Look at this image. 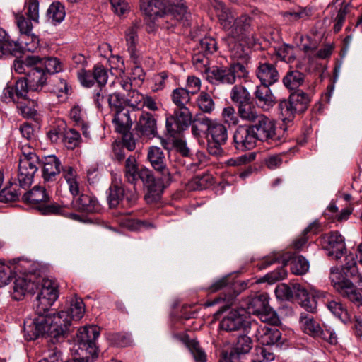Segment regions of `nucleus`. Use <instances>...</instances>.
<instances>
[{
  "label": "nucleus",
  "mask_w": 362,
  "mask_h": 362,
  "mask_svg": "<svg viewBox=\"0 0 362 362\" xmlns=\"http://www.w3.org/2000/svg\"><path fill=\"white\" fill-rule=\"evenodd\" d=\"M47 13L54 23H61L65 17L64 6L58 1L54 2L49 6Z\"/></svg>",
  "instance_id": "nucleus-56"
},
{
  "label": "nucleus",
  "mask_w": 362,
  "mask_h": 362,
  "mask_svg": "<svg viewBox=\"0 0 362 362\" xmlns=\"http://www.w3.org/2000/svg\"><path fill=\"white\" fill-rule=\"evenodd\" d=\"M291 258V271L296 275L306 274L310 268L309 262L302 255L294 256Z\"/></svg>",
  "instance_id": "nucleus-51"
},
{
  "label": "nucleus",
  "mask_w": 362,
  "mask_h": 362,
  "mask_svg": "<svg viewBox=\"0 0 362 362\" xmlns=\"http://www.w3.org/2000/svg\"><path fill=\"white\" fill-rule=\"evenodd\" d=\"M42 178L45 182H54L61 173L62 168L60 160L54 155L42 158Z\"/></svg>",
  "instance_id": "nucleus-21"
},
{
  "label": "nucleus",
  "mask_w": 362,
  "mask_h": 362,
  "mask_svg": "<svg viewBox=\"0 0 362 362\" xmlns=\"http://www.w3.org/2000/svg\"><path fill=\"white\" fill-rule=\"evenodd\" d=\"M213 177L209 173L196 175L190 182L191 187L196 190H202L211 186Z\"/></svg>",
  "instance_id": "nucleus-57"
},
{
  "label": "nucleus",
  "mask_w": 362,
  "mask_h": 362,
  "mask_svg": "<svg viewBox=\"0 0 362 362\" xmlns=\"http://www.w3.org/2000/svg\"><path fill=\"white\" fill-rule=\"evenodd\" d=\"M46 201L41 204L35 206V208L42 215H61L63 211L62 207L57 203H49Z\"/></svg>",
  "instance_id": "nucleus-61"
},
{
  "label": "nucleus",
  "mask_w": 362,
  "mask_h": 362,
  "mask_svg": "<svg viewBox=\"0 0 362 362\" xmlns=\"http://www.w3.org/2000/svg\"><path fill=\"white\" fill-rule=\"evenodd\" d=\"M49 309L45 313H35L31 320L24 322L26 340L30 341L40 336H47L53 344L63 341L71 332V317L68 312L62 310L57 313H49Z\"/></svg>",
  "instance_id": "nucleus-1"
},
{
  "label": "nucleus",
  "mask_w": 362,
  "mask_h": 362,
  "mask_svg": "<svg viewBox=\"0 0 362 362\" xmlns=\"http://www.w3.org/2000/svg\"><path fill=\"white\" fill-rule=\"evenodd\" d=\"M213 121L204 115H197L194 120L192 119V133L195 137H199L202 134L208 132Z\"/></svg>",
  "instance_id": "nucleus-38"
},
{
  "label": "nucleus",
  "mask_w": 362,
  "mask_h": 362,
  "mask_svg": "<svg viewBox=\"0 0 362 362\" xmlns=\"http://www.w3.org/2000/svg\"><path fill=\"white\" fill-rule=\"evenodd\" d=\"M313 10L310 6H297L284 13V17L290 21L304 20L312 15Z\"/></svg>",
  "instance_id": "nucleus-54"
},
{
  "label": "nucleus",
  "mask_w": 362,
  "mask_h": 362,
  "mask_svg": "<svg viewBox=\"0 0 362 362\" xmlns=\"http://www.w3.org/2000/svg\"><path fill=\"white\" fill-rule=\"evenodd\" d=\"M278 110L279 117L285 124L292 122L296 114H299L289 98L279 101Z\"/></svg>",
  "instance_id": "nucleus-35"
},
{
  "label": "nucleus",
  "mask_w": 362,
  "mask_h": 362,
  "mask_svg": "<svg viewBox=\"0 0 362 362\" xmlns=\"http://www.w3.org/2000/svg\"><path fill=\"white\" fill-rule=\"evenodd\" d=\"M257 139L248 125L238 127L233 134L235 148L241 151L252 149L257 144Z\"/></svg>",
  "instance_id": "nucleus-18"
},
{
  "label": "nucleus",
  "mask_w": 362,
  "mask_h": 362,
  "mask_svg": "<svg viewBox=\"0 0 362 362\" xmlns=\"http://www.w3.org/2000/svg\"><path fill=\"white\" fill-rule=\"evenodd\" d=\"M305 80V74L296 69H289L283 78L284 85L290 90L300 86Z\"/></svg>",
  "instance_id": "nucleus-39"
},
{
  "label": "nucleus",
  "mask_w": 362,
  "mask_h": 362,
  "mask_svg": "<svg viewBox=\"0 0 362 362\" xmlns=\"http://www.w3.org/2000/svg\"><path fill=\"white\" fill-rule=\"evenodd\" d=\"M192 123V113L189 108H175L173 114L166 118V129L170 136H177Z\"/></svg>",
  "instance_id": "nucleus-10"
},
{
  "label": "nucleus",
  "mask_w": 362,
  "mask_h": 362,
  "mask_svg": "<svg viewBox=\"0 0 362 362\" xmlns=\"http://www.w3.org/2000/svg\"><path fill=\"white\" fill-rule=\"evenodd\" d=\"M171 99L175 108H188L187 105L190 101L189 90L184 88H177L173 90Z\"/></svg>",
  "instance_id": "nucleus-46"
},
{
  "label": "nucleus",
  "mask_w": 362,
  "mask_h": 362,
  "mask_svg": "<svg viewBox=\"0 0 362 362\" xmlns=\"http://www.w3.org/2000/svg\"><path fill=\"white\" fill-rule=\"evenodd\" d=\"M40 277L34 274H26L18 276L14 281L12 298L16 300L23 298L26 294H33L40 288Z\"/></svg>",
  "instance_id": "nucleus-11"
},
{
  "label": "nucleus",
  "mask_w": 362,
  "mask_h": 362,
  "mask_svg": "<svg viewBox=\"0 0 362 362\" xmlns=\"http://www.w3.org/2000/svg\"><path fill=\"white\" fill-rule=\"evenodd\" d=\"M238 112L242 119L252 122L258 119L262 114L258 113L252 101H250L238 107Z\"/></svg>",
  "instance_id": "nucleus-53"
},
{
  "label": "nucleus",
  "mask_w": 362,
  "mask_h": 362,
  "mask_svg": "<svg viewBox=\"0 0 362 362\" xmlns=\"http://www.w3.org/2000/svg\"><path fill=\"white\" fill-rule=\"evenodd\" d=\"M248 325L245 310L240 308L227 312L220 322L219 327L228 332L245 329Z\"/></svg>",
  "instance_id": "nucleus-12"
},
{
  "label": "nucleus",
  "mask_w": 362,
  "mask_h": 362,
  "mask_svg": "<svg viewBox=\"0 0 362 362\" xmlns=\"http://www.w3.org/2000/svg\"><path fill=\"white\" fill-rule=\"evenodd\" d=\"M39 164V158L36 154L20 156L17 175L19 187L25 189L30 187Z\"/></svg>",
  "instance_id": "nucleus-8"
},
{
  "label": "nucleus",
  "mask_w": 362,
  "mask_h": 362,
  "mask_svg": "<svg viewBox=\"0 0 362 362\" xmlns=\"http://www.w3.org/2000/svg\"><path fill=\"white\" fill-rule=\"evenodd\" d=\"M37 103L34 100L28 101L24 103H20L18 105L17 108L19 113L27 119H35L37 115V111L35 109Z\"/></svg>",
  "instance_id": "nucleus-62"
},
{
  "label": "nucleus",
  "mask_w": 362,
  "mask_h": 362,
  "mask_svg": "<svg viewBox=\"0 0 362 362\" xmlns=\"http://www.w3.org/2000/svg\"><path fill=\"white\" fill-rule=\"evenodd\" d=\"M252 30V18L247 14H242L235 18L230 35L237 40H243Z\"/></svg>",
  "instance_id": "nucleus-25"
},
{
  "label": "nucleus",
  "mask_w": 362,
  "mask_h": 362,
  "mask_svg": "<svg viewBox=\"0 0 362 362\" xmlns=\"http://www.w3.org/2000/svg\"><path fill=\"white\" fill-rule=\"evenodd\" d=\"M140 179L146 187L144 199L148 204L158 202L161 198L163 189L170 184H166L162 179H156L153 173L148 168H142L139 171L138 180Z\"/></svg>",
  "instance_id": "nucleus-7"
},
{
  "label": "nucleus",
  "mask_w": 362,
  "mask_h": 362,
  "mask_svg": "<svg viewBox=\"0 0 362 362\" xmlns=\"http://www.w3.org/2000/svg\"><path fill=\"white\" fill-rule=\"evenodd\" d=\"M197 103L199 108L203 112L211 113L214 110V102L210 95L205 91H202L199 93Z\"/></svg>",
  "instance_id": "nucleus-58"
},
{
  "label": "nucleus",
  "mask_w": 362,
  "mask_h": 362,
  "mask_svg": "<svg viewBox=\"0 0 362 362\" xmlns=\"http://www.w3.org/2000/svg\"><path fill=\"white\" fill-rule=\"evenodd\" d=\"M300 322L302 324L303 329L306 334L313 337H318L321 327L314 320L313 316L310 314L302 313L300 315Z\"/></svg>",
  "instance_id": "nucleus-43"
},
{
  "label": "nucleus",
  "mask_w": 362,
  "mask_h": 362,
  "mask_svg": "<svg viewBox=\"0 0 362 362\" xmlns=\"http://www.w3.org/2000/svg\"><path fill=\"white\" fill-rule=\"evenodd\" d=\"M288 98L295 107H296L299 114L304 112L307 110L310 102V98L308 94L302 90H297L291 93Z\"/></svg>",
  "instance_id": "nucleus-44"
},
{
  "label": "nucleus",
  "mask_w": 362,
  "mask_h": 362,
  "mask_svg": "<svg viewBox=\"0 0 362 362\" xmlns=\"http://www.w3.org/2000/svg\"><path fill=\"white\" fill-rule=\"evenodd\" d=\"M338 293L343 298L358 308L362 305V286L358 287L350 280Z\"/></svg>",
  "instance_id": "nucleus-28"
},
{
  "label": "nucleus",
  "mask_w": 362,
  "mask_h": 362,
  "mask_svg": "<svg viewBox=\"0 0 362 362\" xmlns=\"http://www.w3.org/2000/svg\"><path fill=\"white\" fill-rule=\"evenodd\" d=\"M133 132L139 138L151 139L158 136L157 121L148 112H142L136 122Z\"/></svg>",
  "instance_id": "nucleus-13"
},
{
  "label": "nucleus",
  "mask_w": 362,
  "mask_h": 362,
  "mask_svg": "<svg viewBox=\"0 0 362 362\" xmlns=\"http://www.w3.org/2000/svg\"><path fill=\"white\" fill-rule=\"evenodd\" d=\"M123 171L126 180L130 184L135 185L138 180L139 170L134 156H129L125 160Z\"/></svg>",
  "instance_id": "nucleus-41"
},
{
  "label": "nucleus",
  "mask_w": 362,
  "mask_h": 362,
  "mask_svg": "<svg viewBox=\"0 0 362 362\" xmlns=\"http://www.w3.org/2000/svg\"><path fill=\"white\" fill-rule=\"evenodd\" d=\"M147 159L152 168L162 175V179L166 184H170L175 180V176L180 175L178 170L173 173L168 168L164 152L159 147L154 146L149 147Z\"/></svg>",
  "instance_id": "nucleus-9"
},
{
  "label": "nucleus",
  "mask_w": 362,
  "mask_h": 362,
  "mask_svg": "<svg viewBox=\"0 0 362 362\" xmlns=\"http://www.w3.org/2000/svg\"><path fill=\"white\" fill-rule=\"evenodd\" d=\"M40 293L36 298L35 313H45L59 297L58 284L54 279L40 278Z\"/></svg>",
  "instance_id": "nucleus-6"
},
{
  "label": "nucleus",
  "mask_w": 362,
  "mask_h": 362,
  "mask_svg": "<svg viewBox=\"0 0 362 362\" xmlns=\"http://www.w3.org/2000/svg\"><path fill=\"white\" fill-rule=\"evenodd\" d=\"M342 270L346 279H351L358 286H362V273L358 271L356 262L353 257H350V260L347 261Z\"/></svg>",
  "instance_id": "nucleus-42"
},
{
  "label": "nucleus",
  "mask_w": 362,
  "mask_h": 362,
  "mask_svg": "<svg viewBox=\"0 0 362 362\" xmlns=\"http://www.w3.org/2000/svg\"><path fill=\"white\" fill-rule=\"evenodd\" d=\"M247 282L237 281L232 277L231 274L225 275L216 279L212 284L206 288L210 293H216L219 291H225L220 296L212 301L208 302V306L223 303L216 314H220L229 308L235 302V298L245 289L247 288Z\"/></svg>",
  "instance_id": "nucleus-2"
},
{
  "label": "nucleus",
  "mask_w": 362,
  "mask_h": 362,
  "mask_svg": "<svg viewBox=\"0 0 362 362\" xmlns=\"http://www.w3.org/2000/svg\"><path fill=\"white\" fill-rule=\"evenodd\" d=\"M22 52V47L18 42L11 40L10 38L6 40H0V59L6 56H16Z\"/></svg>",
  "instance_id": "nucleus-49"
},
{
  "label": "nucleus",
  "mask_w": 362,
  "mask_h": 362,
  "mask_svg": "<svg viewBox=\"0 0 362 362\" xmlns=\"http://www.w3.org/2000/svg\"><path fill=\"white\" fill-rule=\"evenodd\" d=\"M39 6L38 0H27L25 3V16L30 18L34 23H39Z\"/></svg>",
  "instance_id": "nucleus-59"
},
{
  "label": "nucleus",
  "mask_w": 362,
  "mask_h": 362,
  "mask_svg": "<svg viewBox=\"0 0 362 362\" xmlns=\"http://www.w3.org/2000/svg\"><path fill=\"white\" fill-rule=\"evenodd\" d=\"M126 98L119 93L115 92L109 95L108 104L111 109L115 110V112L125 110L124 105L126 104Z\"/></svg>",
  "instance_id": "nucleus-64"
},
{
  "label": "nucleus",
  "mask_w": 362,
  "mask_h": 362,
  "mask_svg": "<svg viewBox=\"0 0 362 362\" xmlns=\"http://www.w3.org/2000/svg\"><path fill=\"white\" fill-rule=\"evenodd\" d=\"M329 310L344 323L349 322L350 317L346 309L340 301L332 300L327 303Z\"/></svg>",
  "instance_id": "nucleus-45"
},
{
  "label": "nucleus",
  "mask_w": 362,
  "mask_h": 362,
  "mask_svg": "<svg viewBox=\"0 0 362 362\" xmlns=\"http://www.w3.org/2000/svg\"><path fill=\"white\" fill-rule=\"evenodd\" d=\"M240 306L245 313L258 316L263 322L278 325L280 322L276 313L269 305V296L267 293L247 297L243 300Z\"/></svg>",
  "instance_id": "nucleus-4"
},
{
  "label": "nucleus",
  "mask_w": 362,
  "mask_h": 362,
  "mask_svg": "<svg viewBox=\"0 0 362 362\" xmlns=\"http://www.w3.org/2000/svg\"><path fill=\"white\" fill-rule=\"evenodd\" d=\"M275 293L277 298L282 300H290L294 296L300 297L306 295V290L299 284H293L290 287L286 284H281L275 288Z\"/></svg>",
  "instance_id": "nucleus-29"
},
{
  "label": "nucleus",
  "mask_w": 362,
  "mask_h": 362,
  "mask_svg": "<svg viewBox=\"0 0 362 362\" xmlns=\"http://www.w3.org/2000/svg\"><path fill=\"white\" fill-rule=\"evenodd\" d=\"M248 125L257 141H266L275 136L274 122L264 115H259L256 121Z\"/></svg>",
  "instance_id": "nucleus-16"
},
{
  "label": "nucleus",
  "mask_w": 362,
  "mask_h": 362,
  "mask_svg": "<svg viewBox=\"0 0 362 362\" xmlns=\"http://www.w3.org/2000/svg\"><path fill=\"white\" fill-rule=\"evenodd\" d=\"M71 320H79L81 319L85 313V305L80 298H75L70 302V305L67 310Z\"/></svg>",
  "instance_id": "nucleus-55"
},
{
  "label": "nucleus",
  "mask_w": 362,
  "mask_h": 362,
  "mask_svg": "<svg viewBox=\"0 0 362 362\" xmlns=\"http://www.w3.org/2000/svg\"><path fill=\"white\" fill-rule=\"evenodd\" d=\"M124 189L122 184L112 183L109 187L107 202L110 208H116L119 205L125 207L124 202Z\"/></svg>",
  "instance_id": "nucleus-34"
},
{
  "label": "nucleus",
  "mask_w": 362,
  "mask_h": 362,
  "mask_svg": "<svg viewBox=\"0 0 362 362\" xmlns=\"http://www.w3.org/2000/svg\"><path fill=\"white\" fill-rule=\"evenodd\" d=\"M209 136L214 144L224 145L228 139L227 129L223 124L213 121L208 132Z\"/></svg>",
  "instance_id": "nucleus-36"
},
{
  "label": "nucleus",
  "mask_w": 362,
  "mask_h": 362,
  "mask_svg": "<svg viewBox=\"0 0 362 362\" xmlns=\"http://www.w3.org/2000/svg\"><path fill=\"white\" fill-rule=\"evenodd\" d=\"M174 337L182 341L187 347L196 362L206 361V354L197 339H190L187 334H176Z\"/></svg>",
  "instance_id": "nucleus-26"
},
{
  "label": "nucleus",
  "mask_w": 362,
  "mask_h": 362,
  "mask_svg": "<svg viewBox=\"0 0 362 362\" xmlns=\"http://www.w3.org/2000/svg\"><path fill=\"white\" fill-rule=\"evenodd\" d=\"M230 99L232 102L238 107L251 101V95L247 88L241 85L234 86L230 91Z\"/></svg>",
  "instance_id": "nucleus-40"
},
{
  "label": "nucleus",
  "mask_w": 362,
  "mask_h": 362,
  "mask_svg": "<svg viewBox=\"0 0 362 362\" xmlns=\"http://www.w3.org/2000/svg\"><path fill=\"white\" fill-rule=\"evenodd\" d=\"M211 6L215 9L220 25L225 30L231 31L235 16L231 10L218 0H210Z\"/></svg>",
  "instance_id": "nucleus-24"
},
{
  "label": "nucleus",
  "mask_w": 362,
  "mask_h": 362,
  "mask_svg": "<svg viewBox=\"0 0 362 362\" xmlns=\"http://www.w3.org/2000/svg\"><path fill=\"white\" fill-rule=\"evenodd\" d=\"M74 204L76 209L82 212L95 213L100 210L97 199L91 194H81L75 199Z\"/></svg>",
  "instance_id": "nucleus-31"
},
{
  "label": "nucleus",
  "mask_w": 362,
  "mask_h": 362,
  "mask_svg": "<svg viewBox=\"0 0 362 362\" xmlns=\"http://www.w3.org/2000/svg\"><path fill=\"white\" fill-rule=\"evenodd\" d=\"M252 348V340L247 335H240L235 346L230 352H223L222 356L227 360H238L240 355L249 353Z\"/></svg>",
  "instance_id": "nucleus-27"
},
{
  "label": "nucleus",
  "mask_w": 362,
  "mask_h": 362,
  "mask_svg": "<svg viewBox=\"0 0 362 362\" xmlns=\"http://www.w3.org/2000/svg\"><path fill=\"white\" fill-rule=\"evenodd\" d=\"M35 65L31 66L29 72L25 77L30 83V90L31 91L39 92L42 87L47 83L48 76L40 66V63L37 59H35Z\"/></svg>",
  "instance_id": "nucleus-22"
},
{
  "label": "nucleus",
  "mask_w": 362,
  "mask_h": 362,
  "mask_svg": "<svg viewBox=\"0 0 362 362\" xmlns=\"http://www.w3.org/2000/svg\"><path fill=\"white\" fill-rule=\"evenodd\" d=\"M63 139L65 146L70 149L78 146L81 142L80 134L74 129H69L63 134Z\"/></svg>",
  "instance_id": "nucleus-60"
},
{
  "label": "nucleus",
  "mask_w": 362,
  "mask_h": 362,
  "mask_svg": "<svg viewBox=\"0 0 362 362\" xmlns=\"http://www.w3.org/2000/svg\"><path fill=\"white\" fill-rule=\"evenodd\" d=\"M321 243L327 255L334 259H340L346 252L344 239L337 231L322 235Z\"/></svg>",
  "instance_id": "nucleus-15"
},
{
  "label": "nucleus",
  "mask_w": 362,
  "mask_h": 362,
  "mask_svg": "<svg viewBox=\"0 0 362 362\" xmlns=\"http://www.w3.org/2000/svg\"><path fill=\"white\" fill-rule=\"evenodd\" d=\"M275 325H264L257 327L255 337L262 346H281V332Z\"/></svg>",
  "instance_id": "nucleus-17"
},
{
  "label": "nucleus",
  "mask_w": 362,
  "mask_h": 362,
  "mask_svg": "<svg viewBox=\"0 0 362 362\" xmlns=\"http://www.w3.org/2000/svg\"><path fill=\"white\" fill-rule=\"evenodd\" d=\"M288 260L286 258H283L279 253H273L270 255L264 257L257 267L259 269H264L270 265L276 263L282 262L283 265L270 273L264 276V279L269 284H273L277 281L284 279L287 275V272L284 267L288 264Z\"/></svg>",
  "instance_id": "nucleus-14"
},
{
  "label": "nucleus",
  "mask_w": 362,
  "mask_h": 362,
  "mask_svg": "<svg viewBox=\"0 0 362 362\" xmlns=\"http://www.w3.org/2000/svg\"><path fill=\"white\" fill-rule=\"evenodd\" d=\"M141 11L146 16L161 18L168 16L169 0H139Z\"/></svg>",
  "instance_id": "nucleus-19"
},
{
  "label": "nucleus",
  "mask_w": 362,
  "mask_h": 362,
  "mask_svg": "<svg viewBox=\"0 0 362 362\" xmlns=\"http://www.w3.org/2000/svg\"><path fill=\"white\" fill-rule=\"evenodd\" d=\"M100 332L96 326L83 327L78 329L75 339L76 345L82 354L85 352L86 362H93L98 356V349L95 346V340Z\"/></svg>",
  "instance_id": "nucleus-5"
},
{
  "label": "nucleus",
  "mask_w": 362,
  "mask_h": 362,
  "mask_svg": "<svg viewBox=\"0 0 362 362\" xmlns=\"http://www.w3.org/2000/svg\"><path fill=\"white\" fill-rule=\"evenodd\" d=\"M329 279L337 293L350 281L346 278L343 270L341 271L337 267L330 269Z\"/></svg>",
  "instance_id": "nucleus-52"
},
{
  "label": "nucleus",
  "mask_w": 362,
  "mask_h": 362,
  "mask_svg": "<svg viewBox=\"0 0 362 362\" xmlns=\"http://www.w3.org/2000/svg\"><path fill=\"white\" fill-rule=\"evenodd\" d=\"M205 74L206 80L213 85H233L237 78H247L248 71L244 64L237 62L228 66H214L211 69H205Z\"/></svg>",
  "instance_id": "nucleus-3"
},
{
  "label": "nucleus",
  "mask_w": 362,
  "mask_h": 362,
  "mask_svg": "<svg viewBox=\"0 0 362 362\" xmlns=\"http://www.w3.org/2000/svg\"><path fill=\"white\" fill-rule=\"evenodd\" d=\"M35 59L39 61L40 66L44 69V71L49 76L51 74H54L62 71L63 65L57 57H40L38 55H35Z\"/></svg>",
  "instance_id": "nucleus-37"
},
{
  "label": "nucleus",
  "mask_w": 362,
  "mask_h": 362,
  "mask_svg": "<svg viewBox=\"0 0 362 362\" xmlns=\"http://www.w3.org/2000/svg\"><path fill=\"white\" fill-rule=\"evenodd\" d=\"M30 91L32 92L30 90V83L24 77L17 80L14 86L8 85L4 89V95L6 98L17 103L21 98L25 99Z\"/></svg>",
  "instance_id": "nucleus-23"
},
{
  "label": "nucleus",
  "mask_w": 362,
  "mask_h": 362,
  "mask_svg": "<svg viewBox=\"0 0 362 362\" xmlns=\"http://www.w3.org/2000/svg\"><path fill=\"white\" fill-rule=\"evenodd\" d=\"M25 202L35 205V207L41 203L49 200V197L46 192L45 187L36 185L31 190L25 193L22 197Z\"/></svg>",
  "instance_id": "nucleus-33"
},
{
  "label": "nucleus",
  "mask_w": 362,
  "mask_h": 362,
  "mask_svg": "<svg viewBox=\"0 0 362 362\" xmlns=\"http://www.w3.org/2000/svg\"><path fill=\"white\" fill-rule=\"evenodd\" d=\"M144 95L140 93L136 90H132L127 93L126 104L133 109H141L142 108V102L144 100Z\"/></svg>",
  "instance_id": "nucleus-63"
},
{
  "label": "nucleus",
  "mask_w": 362,
  "mask_h": 362,
  "mask_svg": "<svg viewBox=\"0 0 362 362\" xmlns=\"http://www.w3.org/2000/svg\"><path fill=\"white\" fill-rule=\"evenodd\" d=\"M112 122L115 125V131L122 134L124 137H127L131 129L132 121L128 110L119 111L115 112Z\"/></svg>",
  "instance_id": "nucleus-32"
},
{
  "label": "nucleus",
  "mask_w": 362,
  "mask_h": 362,
  "mask_svg": "<svg viewBox=\"0 0 362 362\" xmlns=\"http://www.w3.org/2000/svg\"><path fill=\"white\" fill-rule=\"evenodd\" d=\"M16 22L21 34L31 35L33 41H39L38 37L32 34L33 21L23 14H18L16 16Z\"/></svg>",
  "instance_id": "nucleus-48"
},
{
  "label": "nucleus",
  "mask_w": 362,
  "mask_h": 362,
  "mask_svg": "<svg viewBox=\"0 0 362 362\" xmlns=\"http://www.w3.org/2000/svg\"><path fill=\"white\" fill-rule=\"evenodd\" d=\"M35 55H28L21 59H16L13 62V68L14 71L20 74H25L27 76L31 66L35 65Z\"/></svg>",
  "instance_id": "nucleus-47"
},
{
  "label": "nucleus",
  "mask_w": 362,
  "mask_h": 362,
  "mask_svg": "<svg viewBox=\"0 0 362 362\" xmlns=\"http://www.w3.org/2000/svg\"><path fill=\"white\" fill-rule=\"evenodd\" d=\"M270 86L271 85H264L261 83L256 86L254 92V96L257 104L262 107H272L275 103L276 98L269 88Z\"/></svg>",
  "instance_id": "nucleus-30"
},
{
  "label": "nucleus",
  "mask_w": 362,
  "mask_h": 362,
  "mask_svg": "<svg viewBox=\"0 0 362 362\" xmlns=\"http://www.w3.org/2000/svg\"><path fill=\"white\" fill-rule=\"evenodd\" d=\"M168 15L179 21H187L190 17V13L188 11V7L185 2L180 3L179 4H171L170 3L169 11H168Z\"/></svg>",
  "instance_id": "nucleus-50"
},
{
  "label": "nucleus",
  "mask_w": 362,
  "mask_h": 362,
  "mask_svg": "<svg viewBox=\"0 0 362 362\" xmlns=\"http://www.w3.org/2000/svg\"><path fill=\"white\" fill-rule=\"evenodd\" d=\"M255 74L257 78L260 81L262 84L273 85L276 83L280 75L277 71L276 66L272 63L267 61H261L258 63Z\"/></svg>",
  "instance_id": "nucleus-20"
}]
</instances>
